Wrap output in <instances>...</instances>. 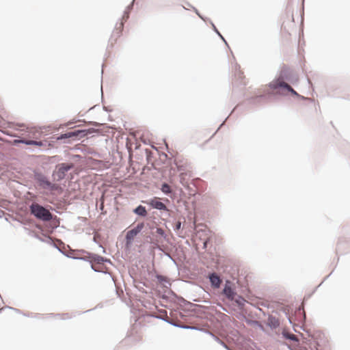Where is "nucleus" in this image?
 <instances>
[{
    "label": "nucleus",
    "mask_w": 350,
    "mask_h": 350,
    "mask_svg": "<svg viewBox=\"0 0 350 350\" xmlns=\"http://www.w3.org/2000/svg\"><path fill=\"white\" fill-rule=\"evenodd\" d=\"M30 212L36 218L44 221H49L53 218L52 214L48 209L37 203H33L30 206Z\"/></svg>",
    "instance_id": "f257e3e1"
},
{
    "label": "nucleus",
    "mask_w": 350,
    "mask_h": 350,
    "mask_svg": "<svg viewBox=\"0 0 350 350\" xmlns=\"http://www.w3.org/2000/svg\"><path fill=\"white\" fill-rule=\"evenodd\" d=\"M73 167L72 163H60L57 165L55 170L53 172L54 179L60 180L64 178L66 173Z\"/></svg>",
    "instance_id": "f03ea898"
},
{
    "label": "nucleus",
    "mask_w": 350,
    "mask_h": 350,
    "mask_svg": "<svg viewBox=\"0 0 350 350\" xmlns=\"http://www.w3.org/2000/svg\"><path fill=\"white\" fill-rule=\"evenodd\" d=\"M223 294L230 301H232L235 298L236 293L232 287V282L227 280L225 283L224 288L223 289Z\"/></svg>",
    "instance_id": "7ed1b4c3"
},
{
    "label": "nucleus",
    "mask_w": 350,
    "mask_h": 350,
    "mask_svg": "<svg viewBox=\"0 0 350 350\" xmlns=\"http://www.w3.org/2000/svg\"><path fill=\"white\" fill-rule=\"evenodd\" d=\"M144 223L138 224L136 227L127 232L126 238L128 241L133 240L137 234L144 228Z\"/></svg>",
    "instance_id": "20e7f679"
},
{
    "label": "nucleus",
    "mask_w": 350,
    "mask_h": 350,
    "mask_svg": "<svg viewBox=\"0 0 350 350\" xmlns=\"http://www.w3.org/2000/svg\"><path fill=\"white\" fill-rule=\"evenodd\" d=\"M148 204L150 205L153 208L158 210H167L166 206L163 202L159 201L157 198L150 200Z\"/></svg>",
    "instance_id": "39448f33"
},
{
    "label": "nucleus",
    "mask_w": 350,
    "mask_h": 350,
    "mask_svg": "<svg viewBox=\"0 0 350 350\" xmlns=\"http://www.w3.org/2000/svg\"><path fill=\"white\" fill-rule=\"evenodd\" d=\"M209 280L213 288H219L221 284V280L219 275H217L216 273H212L209 275Z\"/></svg>",
    "instance_id": "423d86ee"
},
{
    "label": "nucleus",
    "mask_w": 350,
    "mask_h": 350,
    "mask_svg": "<svg viewBox=\"0 0 350 350\" xmlns=\"http://www.w3.org/2000/svg\"><path fill=\"white\" fill-rule=\"evenodd\" d=\"M284 88L288 92H290L292 94L297 96L298 94L286 83L285 82H278L274 85V88Z\"/></svg>",
    "instance_id": "0eeeda50"
},
{
    "label": "nucleus",
    "mask_w": 350,
    "mask_h": 350,
    "mask_svg": "<svg viewBox=\"0 0 350 350\" xmlns=\"http://www.w3.org/2000/svg\"><path fill=\"white\" fill-rule=\"evenodd\" d=\"M14 143H23L27 145H35L38 146H42L43 143L41 141L27 140V139H16Z\"/></svg>",
    "instance_id": "6e6552de"
},
{
    "label": "nucleus",
    "mask_w": 350,
    "mask_h": 350,
    "mask_svg": "<svg viewBox=\"0 0 350 350\" xmlns=\"http://www.w3.org/2000/svg\"><path fill=\"white\" fill-rule=\"evenodd\" d=\"M123 28H124L123 21H120V23H118L116 25L115 29L113 31V36L116 38L119 37L122 33Z\"/></svg>",
    "instance_id": "1a4fd4ad"
},
{
    "label": "nucleus",
    "mask_w": 350,
    "mask_h": 350,
    "mask_svg": "<svg viewBox=\"0 0 350 350\" xmlns=\"http://www.w3.org/2000/svg\"><path fill=\"white\" fill-rule=\"evenodd\" d=\"M134 213L141 215V216H146L147 215V211L146 210V208L144 206H142L141 205L138 206L135 210Z\"/></svg>",
    "instance_id": "9d476101"
},
{
    "label": "nucleus",
    "mask_w": 350,
    "mask_h": 350,
    "mask_svg": "<svg viewBox=\"0 0 350 350\" xmlns=\"http://www.w3.org/2000/svg\"><path fill=\"white\" fill-rule=\"evenodd\" d=\"M83 132H84V131H77L68 132L64 135H62L60 138L63 139V138H69V137H76V136H78L79 133H83Z\"/></svg>",
    "instance_id": "9b49d317"
},
{
    "label": "nucleus",
    "mask_w": 350,
    "mask_h": 350,
    "mask_svg": "<svg viewBox=\"0 0 350 350\" xmlns=\"http://www.w3.org/2000/svg\"><path fill=\"white\" fill-rule=\"evenodd\" d=\"M94 262H95V264H92V268L94 269L95 270H98L96 266L97 265L102 264V262H103V258L100 256L95 257L94 258Z\"/></svg>",
    "instance_id": "f8f14e48"
},
{
    "label": "nucleus",
    "mask_w": 350,
    "mask_h": 350,
    "mask_svg": "<svg viewBox=\"0 0 350 350\" xmlns=\"http://www.w3.org/2000/svg\"><path fill=\"white\" fill-rule=\"evenodd\" d=\"M161 191L166 194L170 193L171 192L170 187L167 183H164L162 185Z\"/></svg>",
    "instance_id": "ddd939ff"
},
{
    "label": "nucleus",
    "mask_w": 350,
    "mask_h": 350,
    "mask_svg": "<svg viewBox=\"0 0 350 350\" xmlns=\"http://www.w3.org/2000/svg\"><path fill=\"white\" fill-rule=\"evenodd\" d=\"M27 131L32 134V137L38 138V136L36 135V133H38V132L35 129L27 128Z\"/></svg>",
    "instance_id": "4468645a"
},
{
    "label": "nucleus",
    "mask_w": 350,
    "mask_h": 350,
    "mask_svg": "<svg viewBox=\"0 0 350 350\" xmlns=\"http://www.w3.org/2000/svg\"><path fill=\"white\" fill-rule=\"evenodd\" d=\"M157 280H159V282H160L161 283H163V282H167L169 284V280L167 279V277L165 276H163V275H157Z\"/></svg>",
    "instance_id": "2eb2a0df"
},
{
    "label": "nucleus",
    "mask_w": 350,
    "mask_h": 350,
    "mask_svg": "<svg viewBox=\"0 0 350 350\" xmlns=\"http://www.w3.org/2000/svg\"><path fill=\"white\" fill-rule=\"evenodd\" d=\"M157 233L158 234H159L160 236H161V237H165V232H164V230H163L162 228H158L157 229Z\"/></svg>",
    "instance_id": "dca6fc26"
},
{
    "label": "nucleus",
    "mask_w": 350,
    "mask_h": 350,
    "mask_svg": "<svg viewBox=\"0 0 350 350\" xmlns=\"http://www.w3.org/2000/svg\"><path fill=\"white\" fill-rule=\"evenodd\" d=\"M180 226H181V222L180 221H178L176 223V230L180 229Z\"/></svg>",
    "instance_id": "f3484780"
},
{
    "label": "nucleus",
    "mask_w": 350,
    "mask_h": 350,
    "mask_svg": "<svg viewBox=\"0 0 350 350\" xmlns=\"http://www.w3.org/2000/svg\"><path fill=\"white\" fill-rule=\"evenodd\" d=\"M62 318L63 319H68V318H70V317H69L68 314H64V317H62Z\"/></svg>",
    "instance_id": "a211bd4d"
},
{
    "label": "nucleus",
    "mask_w": 350,
    "mask_h": 350,
    "mask_svg": "<svg viewBox=\"0 0 350 350\" xmlns=\"http://www.w3.org/2000/svg\"><path fill=\"white\" fill-rule=\"evenodd\" d=\"M291 339L292 340H295V335H292L291 337H290Z\"/></svg>",
    "instance_id": "6ab92c4d"
},
{
    "label": "nucleus",
    "mask_w": 350,
    "mask_h": 350,
    "mask_svg": "<svg viewBox=\"0 0 350 350\" xmlns=\"http://www.w3.org/2000/svg\"><path fill=\"white\" fill-rule=\"evenodd\" d=\"M16 126H23V124H16Z\"/></svg>",
    "instance_id": "aec40b11"
}]
</instances>
